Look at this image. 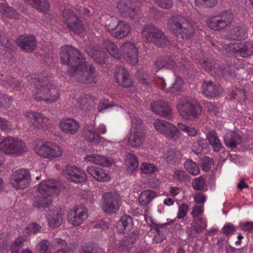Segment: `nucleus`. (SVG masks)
I'll use <instances>...</instances> for the list:
<instances>
[{"label":"nucleus","mask_w":253,"mask_h":253,"mask_svg":"<svg viewBox=\"0 0 253 253\" xmlns=\"http://www.w3.org/2000/svg\"><path fill=\"white\" fill-rule=\"evenodd\" d=\"M31 83L34 88L32 94L34 100L52 103L59 99V89L47 79L35 78L32 79Z\"/></svg>","instance_id":"nucleus-1"},{"label":"nucleus","mask_w":253,"mask_h":253,"mask_svg":"<svg viewBox=\"0 0 253 253\" xmlns=\"http://www.w3.org/2000/svg\"><path fill=\"white\" fill-rule=\"evenodd\" d=\"M61 187L62 184L59 181L48 179L41 182L38 188L41 195L34 197L33 206L38 209L48 208L52 201L51 195L59 192Z\"/></svg>","instance_id":"nucleus-2"},{"label":"nucleus","mask_w":253,"mask_h":253,"mask_svg":"<svg viewBox=\"0 0 253 253\" xmlns=\"http://www.w3.org/2000/svg\"><path fill=\"white\" fill-rule=\"evenodd\" d=\"M102 45L106 51L113 57L120 59L123 56L130 64L134 66L138 61L137 51L135 45L130 42H125L121 47V54L119 52L117 46L109 40H105Z\"/></svg>","instance_id":"nucleus-3"},{"label":"nucleus","mask_w":253,"mask_h":253,"mask_svg":"<svg viewBox=\"0 0 253 253\" xmlns=\"http://www.w3.org/2000/svg\"><path fill=\"white\" fill-rule=\"evenodd\" d=\"M67 72L73 80L81 83L95 84L97 82V75L94 67L85 61L76 67H69Z\"/></svg>","instance_id":"nucleus-4"},{"label":"nucleus","mask_w":253,"mask_h":253,"mask_svg":"<svg viewBox=\"0 0 253 253\" xmlns=\"http://www.w3.org/2000/svg\"><path fill=\"white\" fill-rule=\"evenodd\" d=\"M168 27L174 35L182 39H187L193 36L195 31L191 24L180 15L170 17Z\"/></svg>","instance_id":"nucleus-5"},{"label":"nucleus","mask_w":253,"mask_h":253,"mask_svg":"<svg viewBox=\"0 0 253 253\" xmlns=\"http://www.w3.org/2000/svg\"><path fill=\"white\" fill-rule=\"evenodd\" d=\"M177 108L183 118L191 121H196L202 114L201 107L194 100H182Z\"/></svg>","instance_id":"nucleus-6"},{"label":"nucleus","mask_w":253,"mask_h":253,"mask_svg":"<svg viewBox=\"0 0 253 253\" xmlns=\"http://www.w3.org/2000/svg\"><path fill=\"white\" fill-rule=\"evenodd\" d=\"M61 60L63 64L75 67L85 61L80 51L71 45H66L63 47L61 52Z\"/></svg>","instance_id":"nucleus-7"},{"label":"nucleus","mask_w":253,"mask_h":253,"mask_svg":"<svg viewBox=\"0 0 253 253\" xmlns=\"http://www.w3.org/2000/svg\"><path fill=\"white\" fill-rule=\"evenodd\" d=\"M233 14L228 11H224L218 15L210 17L207 21L208 26L211 29L220 31L229 27L233 21Z\"/></svg>","instance_id":"nucleus-8"},{"label":"nucleus","mask_w":253,"mask_h":253,"mask_svg":"<svg viewBox=\"0 0 253 253\" xmlns=\"http://www.w3.org/2000/svg\"><path fill=\"white\" fill-rule=\"evenodd\" d=\"M143 36L158 46H164L169 42L164 33L154 25H147L141 31Z\"/></svg>","instance_id":"nucleus-9"},{"label":"nucleus","mask_w":253,"mask_h":253,"mask_svg":"<svg viewBox=\"0 0 253 253\" xmlns=\"http://www.w3.org/2000/svg\"><path fill=\"white\" fill-rule=\"evenodd\" d=\"M120 196L116 192H107L102 197L101 209L108 214L116 213L119 208Z\"/></svg>","instance_id":"nucleus-10"},{"label":"nucleus","mask_w":253,"mask_h":253,"mask_svg":"<svg viewBox=\"0 0 253 253\" xmlns=\"http://www.w3.org/2000/svg\"><path fill=\"white\" fill-rule=\"evenodd\" d=\"M153 125L157 131L168 138L177 139L179 137L180 132L178 128L173 125L165 120L157 119Z\"/></svg>","instance_id":"nucleus-11"},{"label":"nucleus","mask_w":253,"mask_h":253,"mask_svg":"<svg viewBox=\"0 0 253 253\" xmlns=\"http://www.w3.org/2000/svg\"><path fill=\"white\" fill-rule=\"evenodd\" d=\"M35 152L43 158L54 159L61 156L62 151L60 148L51 142H45L35 148Z\"/></svg>","instance_id":"nucleus-12"},{"label":"nucleus","mask_w":253,"mask_h":253,"mask_svg":"<svg viewBox=\"0 0 253 253\" xmlns=\"http://www.w3.org/2000/svg\"><path fill=\"white\" fill-rule=\"evenodd\" d=\"M224 49L228 52L232 51L234 53H238L243 58H249L253 55V42L248 41L238 43H228L223 46Z\"/></svg>","instance_id":"nucleus-13"},{"label":"nucleus","mask_w":253,"mask_h":253,"mask_svg":"<svg viewBox=\"0 0 253 253\" xmlns=\"http://www.w3.org/2000/svg\"><path fill=\"white\" fill-rule=\"evenodd\" d=\"M30 181L29 171L26 169H20L13 173L11 183L16 189H23L29 186Z\"/></svg>","instance_id":"nucleus-14"},{"label":"nucleus","mask_w":253,"mask_h":253,"mask_svg":"<svg viewBox=\"0 0 253 253\" xmlns=\"http://www.w3.org/2000/svg\"><path fill=\"white\" fill-rule=\"evenodd\" d=\"M87 217V212L82 207H74L67 215L68 222L75 226H79Z\"/></svg>","instance_id":"nucleus-15"},{"label":"nucleus","mask_w":253,"mask_h":253,"mask_svg":"<svg viewBox=\"0 0 253 253\" xmlns=\"http://www.w3.org/2000/svg\"><path fill=\"white\" fill-rule=\"evenodd\" d=\"M64 176L76 183H81L86 180L85 173L82 169L75 166H67L63 170Z\"/></svg>","instance_id":"nucleus-16"},{"label":"nucleus","mask_w":253,"mask_h":253,"mask_svg":"<svg viewBox=\"0 0 253 253\" xmlns=\"http://www.w3.org/2000/svg\"><path fill=\"white\" fill-rule=\"evenodd\" d=\"M106 26L107 30L111 35L116 39H120L126 37L130 32V27L126 22L119 21L116 26L111 27L110 25Z\"/></svg>","instance_id":"nucleus-17"},{"label":"nucleus","mask_w":253,"mask_h":253,"mask_svg":"<svg viewBox=\"0 0 253 253\" xmlns=\"http://www.w3.org/2000/svg\"><path fill=\"white\" fill-rule=\"evenodd\" d=\"M169 224V222H166L163 224H157L151 220L150 231L154 234L153 241L156 243L162 242L166 237V234L167 233L166 226Z\"/></svg>","instance_id":"nucleus-18"},{"label":"nucleus","mask_w":253,"mask_h":253,"mask_svg":"<svg viewBox=\"0 0 253 253\" xmlns=\"http://www.w3.org/2000/svg\"><path fill=\"white\" fill-rule=\"evenodd\" d=\"M145 135L143 131L137 126L129 135L127 139V144L132 148L139 149L144 141Z\"/></svg>","instance_id":"nucleus-19"},{"label":"nucleus","mask_w":253,"mask_h":253,"mask_svg":"<svg viewBox=\"0 0 253 253\" xmlns=\"http://www.w3.org/2000/svg\"><path fill=\"white\" fill-rule=\"evenodd\" d=\"M115 79L119 85L128 87L132 85V81L129 74L121 66H117L115 69Z\"/></svg>","instance_id":"nucleus-20"},{"label":"nucleus","mask_w":253,"mask_h":253,"mask_svg":"<svg viewBox=\"0 0 253 253\" xmlns=\"http://www.w3.org/2000/svg\"><path fill=\"white\" fill-rule=\"evenodd\" d=\"M161 81L162 84V89H165L168 92L177 95L182 91L183 81L179 77H177L175 79L174 83L173 84H171V81L169 79L167 80V83L163 79H162Z\"/></svg>","instance_id":"nucleus-21"},{"label":"nucleus","mask_w":253,"mask_h":253,"mask_svg":"<svg viewBox=\"0 0 253 253\" xmlns=\"http://www.w3.org/2000/svg\"><path fill=\"white\" fill-rule=\"evenodd\" d=\"M16 42L22 49L27 52L33 51L37 46L35 37L31 35L20 36L17 39Z\"/></svg>","instance_id":"nucleus-22"},{"label":"nucleus","mask_w":253,"mask_h":253,"mask_svg":"<svg viewBox=\"0 0 253 253\" xmlns=\"http://www.w3.org/2000/svg\"><path fill=\"white\" fill-rule=\"evenodd\" d=\"M151 110L156 114L169 119L171 116V110L168 104L162 101H156L151 103Z\"/></svg>","instance_id":"nucleus-23"},{"label":"nucleus","mask_w":253,"mask_h":253,"mask_svg":"<svg viewBox=\"0 0 253 253\" xmlns=\"http://www.w3.org/2000/svg\"><path fill=\"white\" fill-rule=\"evenodd\" d=\"M26 116L30 119V122L34 127L38 128L47 127L46 123L48 119L43 116L41 113L31 111L27 113Z\"/></svg>","instance_id":"nucleus-24"},{"label":"nucleus","mask_w":253,"mask_h":253,"mask_svg":"<svg viewBox=\"0 0 253 253\" xmlns=\"http://www.w3.org/2000/svg\"><path fill=\"white\" fill-rule=\"evenodd\" d=\"M60 126L63 131L71 134H75L79 128L78 123L71 118L61 120L60 122Z\"/></svg>","instance_id":"nucleus-25"},{"label":"nucleus","mask_w":253,"mask_h":253,"mask_svg":"<svg viewBox=\"0 0 253 253\" xmlns=\"http://www.w3.org/2000/svg\"><path fill=\"white\" fill-rule=\"evenodd\" d=\"M84 159L85 161L90 162L103 167H110L114 162V160L110 157L93 154L86 155Z\"/></svg>","instance_id":"nucleus-26"},{"label":"nucleus","mask_w":253,"mask_h":253,"mask_svg":"<svg viewBox=\"0 0 253 253\" xmlns=\"http://www.w3.org/2000/svg\"><path fill=\"white\" fill-rule=\"evenodd\" d=\"M202 88L204 94L210 98L217 96L222 92L220 86L214 84L211 81L205 82L202 85Z\"/></svg>","instance_id":"nucleus-27"},{"label":"nucleus","mask_w":253,"mask_h":253,"mask_svg":"<svg viewBox=\"0 0 253 253\" xmlns=\"http://www.w3.org/2000/svg\"><path fill=\"white\" fill-rule=\"evenodd\" d=\"M133 225L132 217L129 215L125 214L117 222L116 228L119 233H122L131 230Z\"/></svg>","instance_id":"nucleus-28"},{"label":"nucleus","mask_w":253,"mask_h":253,"mask_svg":"<svg viewBox=\"0 0 253 253\" xmlns=\"http://www.w3.org/2000/svg\"><path fill=\"white\" fill-rule=\"evenodd\" d=\"M242 142L241 136L235 131H230L225 134L224 142L229 148H235Z\"/></svg>","instance_id":"nucleus-29"},{"label":"nucleus","mask_w":253,"mask_h":253,"mask_svg":"<svg viewBox=\"0 0 253 253\" xmlns=\"http://www.w3.org/2000/svg\"><path fill=\"white\" fill-rule=\"evenodd\" d=\"M227 37L232 41H241L247 38L248 35L245 29L240 26H236L229 31Z\"/></svg>","instance_id":"nucleus-30"},{"label":"nucleus","mask_w":253,"mask_h":253,"mask_svg":"<svg viewBox=\"0 0 253 253\" xmlns=\"http://www.w3.org/2000/svg\"><path fill=\"white\" fill-rule=\"evenodd\" d=\"M86 171L95 179L99 181H107L110 180V176L100 168L94 166L88 167Z\"/></svg>","instance_id":"nucleus-31"},{"label":"nucleus","mask_w":253,"mask_h":253,"mask_svg":"<svg viewBox=\"0 0 253 253\" xmlns=\"http://www.w3.org/2000/svg\"><path fill=\"white\" fill-rule=\"evenodd\" d=\"M207 139L209 143L212 146L214 152H218L222 148V144L218 138L216 131L214 130H210L207 133Z\"/></svg>","instance_id":"nucleus-32"},{"label":"nucleus","mask_w":253,"mask_h":253,"mask_svg":"<svg viewBox=\"0 0 253 253\" xmlns=\"http://www.w3.org/2000/svg\"><path fill=\"white\" fill-rule=\"evenodd\" d=\"M82 133L84 138L92 143L97 144L100 142L101 137L93 128H84Z\"/></svg>","instance_id":"nucleus-33"},{"label":"nucleus","mask_w":253,"mask_h":253,"mask_svg":"<svg viewBox=\"0 0 253 253\" xmlns=\"http://www.w3.org/2000/svg\"><path fill=\"white\" fill-rule=\"evenodd\" d=\"M238 58L235 57H232L230 58L231 63L230 65L219 67V69L221 72V75L224 78L229 76L234 77L235 76V72L234 70L231 69V66H235L236 61L238 62Z\"/></svg>","instance_id":"nucleus-34"},{"label":"nucleus","mask_w":253,"mask_h":253,"mask_svg":"<svg viewBox=\"0 0 253 253\" xmlns=\"http://www.w3.org/2000/svg\"><path fill=\"white\" fill-rule=\"evenodd\" d=\"M14 138L10 136L4 138L0 142V151H2L7 154H12L13 152Z\"/></svg>","instance_id":"nucleus-35"},{"label":"nucleus","mask_w":253,"mask_h":253,"mask_svg":"<svg viewBox=\"0 0 253 253\" xmlns=\"http://www.w3.org/2000/svg\"><path fill=\"white\" fill-rule=\"evenodd\" d=\"M47 219L49 226L53 228L59 227L62 222V217L58 211H51Z\"/></svg>","instance_id":"nucleus-36"},{"label":"nucleus","mask_w":253,"mask_h":253,"mask_svg":"<svg viewBox=\"0 0 253 253\" xmlns=\"http://www.w3.org/2000/svg\"><path fill=\"white\" fill-rule=\"evenodd\" d=\"M126 163L128 164L127 172L132 173L137 170L138 167V161L137 158L131 153H128L126 156Z\"/></svg>","instance_id":"nucleus-37"},{"label":"nucleus","mask_w":253,"mask_h":253,"mask_svg":"<svg viewBox=\"0 0 253 253\" xmlns=\"http://www.w3.org/2000/svg\"><path fill=\"white\" fill-rule=\"evenodd\" d=\"M63 20L68 29H70L72 26L73 22H75L78 15L72 10L66 9L62 13Z\"/></svg>","instance_id":"nucleus-38"},{"label":"nucleus","mask_w":253,"mask_h":253,"mask_svg":"<svg viewBox=\"0 0 253 253\" xmlns=\"http://www.w3.org/2000/svg\"><path fill=\"white\" fill-rule=\"evenodd\" d=\"M156 196V193L154 191H144L142 192L139 198V202L141 205L146 206Z\"/></svg>","instance_id":"nucleus-39"},{"label":"nucleus","mask_w":253,"mask_h":253,"mask_svg":"<svg viewBox=\"0 0 253 253\" xmlns=\"http://www.w3.org/2000/svg\"><path fill=\"white\" fill-rule=\"evenodd\" d=\"M13 152L11 155L19 156L27 151L25 143L18 138H14Z\"/></svg>","instance_id":"nucleus-40"},{"label":"nucleus","mask_w":253,"mask_h":253,"mask_svg":"<svg viewBox=\"0 0 253 253\" xmlns=\"http://www.w3.org/2000/svg\"><path fill=\"white\" fill-rule=\"evenodd\" d=\"M181 158V155L178 151L169 150L166 154V159L169 164H173L178 162Z\"/></svg>","instance_id":"nucleus-41"},{"label":"nucleus","mask_w":253,"mask_h":253,"mask_svg":"<svg viewBox=\"0 0 253 253\" xmlns=\"http://www.w3.org/2000/svg\"><path fill=\"white\" fill-rule=\"evenodd\" d=\"M49 242L45 239L42 240L36 245L35 249V253H52L49 248Z\"/></svg>","instance_id":"nucleus-42"},{"label":"nucleus","mask_w":253,"mask_h":253,"mask_svg":"<svg viewBox=\"0 0 253 253\" xmlns=\"http://www.w3.org/2000/svg\"><path fill=\"white\" fill-rule=\"evenodd\" d=\"M80 253H103V251L101 248L90 243L84 244Z\"/></svg>","instance_id":"nucleus-43"},{"label":"nucleus","mask_w":253,"mask_h":253,"mask_svg":"<svg viewBox=\"0 0 253 253\" xmlns=\"http://www.w3.org/2000/svg\"><path fill=\"white\" fill-rule=\"evenodd\" d=\"M23 237L20 236L16 238L10 247L11 253H19L25 242Z\"/></svg>","instance_id":"nucleus-44"},{"label":"nucleus","mask_w":253,"mask_h":253,"mask_svg":"<svg viewBox=\"0 0 253 253\" xmlns=\"http://www.w3.org/2000/svg\"><path fill=\"white\" fill-rule=\"evenodd\" d=\"M184 165L185 168L189 173L193 175H197L199 173L200 169L199 166L192 160H186Z\"/></svg>","instance_id":"nucleus-45"},{"label":"nucleus","mask_w":253,"mask_h":253,"mask_svg":"<svg viewBox=\"0 0 253 253\" xmlns=\"http://www.w3.org/2000/svg\"><path fill=\"white\" fill-rule=\"evenodd\" d=\"M93 103L92 99L87 95L82 96L78 101L80 108L82 110H86Z\"/></svg>","instance_id":"nucleus-46"},{"label":"nucleus","mask_w":253,"mask_h":253,"mask_svg":"<svg viewBox=\"0 0 253 253\" xmlns=\"http://www.w3.org/2000/svg\"><path fill=\"white\" fill-rule=\"evenodd\" d=\"M118 7L121 15L124 17H125L126 15H128V12L130 11V9L131 8L132 6L131 3L129 1L126 2L124 1H121L118 3Z\"/></svg>","instance_id":"nucleus-47"},{"label":"nucleus","mask_w":253,"mask_h":253,"mask_svg":"<svg viewBox=\"0 0 253 253\" xmlns=\"http://www.w3.org/2000/svg\"><path fill=\"white\" fill-rule=\"evenodd\" d=\"M72 26L70 28V30L72 31L74 33L80 34L84 30V26L83 22L78 17L75 22H73Z\"/></svg>","instance_id":"nucleus-48"},{"label":"nucleus","mask_w":253,"mask_h":253,"mask_svg":"<svg viewBox=\"0 0 253 253\" xmlns=\"http://www.w3.org/2000/svg\"><path fill=\"white\" fill-rule=\"evenodd\" d=\"M214 162L212 159L204 157L200 160V166L202 169L205 171H208L213 165Z\"/></svg>","instance_id":"nucleus-49"},{"label":"nucleus","mask_w":253,"mask_h":253,"mask_svg":"<svg viewBox=\"0 0 253 253\" xmlns=\"http://www.w3.org/2000/svg\"><path fill=\"white\" fill-rule=\"evenodd\" d=\"M173 176L176 180L180 182H186L190 180L189 176L185 171L181 170H176Z\"/></svg>","instance_id":"nucleus-50"},{"label":"nucleus","mask_w":253,"mask_h":253,"mask_svg":"<svg viewBox=\"0 0 253 253\" xmlns=\"http://www.w3.org/2000/svg\"><path fill=\"white\" fill-rule=\"evenodd\" d=\"M192 185L195 190H202L206 186V180L203 176H199L194 179Z\"/></svg>","instance_id":"nucleus-51"},{"label":"nucleus","mask_w":253,"mask_h":253,"mask_svg":"<svg viewBox=\"0 0 253 253\" xmlns=\"http://www.w3.org/2000/svg\"><path fill=\"white\" fill-rule=\"evenodd\" d=\"M177 126L178 130H181L187 133V134L191 136H194L197 134V130L195 128L187 126L182 123H178Z\"/></svg>","instance_id":"nucleus-52"},{"label":"nucleus","mask_w":253,"mask_h":253,"mask_svg":"<svg viewBox=\"0 0 253 253\" xmlns=\"http://www.w3.org/2000/svg\"><path fill=\"white\" fill-rule=\"evenodd\" d=\"M164 58L166 68L172 69L176 66L177 61L174 56L168 55L164 56Z\"/></svg>","instance_id":"nucleus-53"},{"label":"nucleus","mask_w":253,"mask_h":253,"mask_svg":"<svg viewBox=\"0 0 253 253\" xmlns=\"http://www.w3.org/2000/svg\"><path fill=\"white\" fill-rule=\"evenodd\" d=\"M141 170L143 173L150 174L157 170L156 167L149 163H144L141 166Z\"/></svg>","instance_id":"nucleus-54"},{"label":"nucleus","mask_w":253,"mask_h":253,"mask_svg":"<svg viewBox=\"0 0 253 253\" xmlns=\"http://www.w3.org/2000/svg\"><path fill=\"white\" fill-rule=\"evenodd\" d=\"M196 5L198 6L212 7L217 2V0H195Z\"/></svg>","instance_id":"nucleus-55"},{"label":"nucleus","mask_w":253,"mask_h":253,"mask_svg":"<svg viewBox=\"0 0 253 253\" xmlns=\"http://www.w3.org/2000/svg\"><path fill=\"white\" fill-rule=\"evenodd\" d=\"M105 53L104 52L96 50L95 52L92 53V57L97 63L103 64L105 62Z\"/></svg>","instance_id":"nucleus-56"},{"label":"nucleus","mask_w":253,"mask_h":253,"mask_svg":"<svg viewBox=\"0 0 253 253\" xmlns=\"http://www.w3.org/2000/svg\"><path fill=\"white\" fill-rule=\"evenodd\" d=\"M131 248V245L123 240L120 242L118 247V253H130Z\"/></svg>","instance_id":"nucleus-57"},{"label":"nucleus","mask_w":253,"mask_h":253,"mask_svg":"<svg viewBox=\"0 0 253 253\" xmlns=\"http://www.w3.org/2000/svg\"><path fill=\"white\" fill-rule=\"evenodd\" d=\"M41 229L42 227L39 224L36 222H32L28 225L26 230L29 234H31L39 232Z\"/></svg>","instance_id":"nucleus-58"},{"label":"nucleus","mask_w":253,"mask_h":253,"mask_svg":"<svg viewBox=\"0 0 253 253\" xmlns=\"http://www.w3.org/2000/svg\"><path fill=\"white\" fill-rule=\"evenodd\" d=\"M155 2L160 7L166 9H169L173 5V1L172 0H154Z\"/></svg>","instance_id":"nucleus-59"},{"label":"nucleus","mask_w":253,"mask_h":253,"mask_svg":"<svg viewBox=\"0 0 253 253\" xmlns=\"http://www.w3.org/2000/svg\"><path fill=\"white\" fill-rule=\"evenodd\" d=\"M203 105L211 114L216 115L218 113V108L214 103L211 102H204Z\"/></svg>","instance_id":"nucleus-60"},{"label":"nucleus","mask_w":253,"mask_h":253,"mask_svg":"<svg viewBox=\"0 0 253 253\" xmlns=\"http://www.w3.org/2000/svg\"><path fill=\"white\" fill-rule=\"evenodd\" d=\"M164 68H166L164 57H160L156 59L153 64V70L155 72H158Z\"/></svg>","instance_id":"nucleus-61"},{"label":"nucleus","mask_w":253,"mask_h":253,"mask_svg":"<svg viewBox=\"0 0 253 253\" xmlns=\"http://www.w3.org/2000/svg\"><path fill=\"white\" fill-rule=\"evenodd\" d=\"M189 210L188 206L185 204H182L179 207L178 212L177 215L178 219L183 218L187 214Z\"/></svg>","instance_id":"nucleus-62"},{"label":"nucleus","mask_w":253,"mask_h":253,"mask_svg":"<svg viewBox=\"0 0 253 253\" xmlns=\"http://www.w3.org/2000/svg\"><path fill=\"white\" fill-rule=\"evenodd\" d=\"M50 7L49 4L47 0H41V2L37 4L35 8L37 10L43 13L46 12Z\"/></svg>","instance_id":"nucleus-63"},{"label":"nucleus","mask_w":253,"mask_h":253,"mask_svg":"<svg viewBox=\"0 0 253 253\" xmlns=\"http://www.w3.org/2000/svg\"><path fill=\"white\" fill-rule=\"evenodd\" d=\"M12 100L6 95L0 93V108H7L10 105Z\"/></svg>","instance_id":"nucleus-64"}]
</instances>
